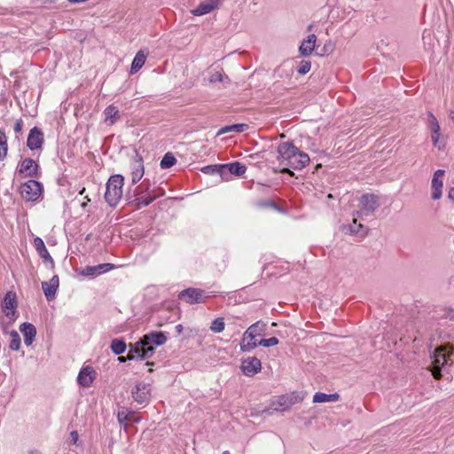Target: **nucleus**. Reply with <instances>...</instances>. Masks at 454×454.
Instances as JSON below:
<instances>
[{
    "instance_id": "1",
    "label": "nucleus",
    "mask_w": 454,
    "mask_h": 454,
    "mask_svg": "<svg viewBox=\"0 0 454 454\" xmlns=\"http://www.w3.org/2000/svg\"><path fill=\"white\" fill-rule=\"evenodd\" d=\"M432 359V375L439 380L442 377V370H446L453 364L454 348L449 344L441 346L435 348Z\"/></svg>"
},
{
    "instance_id": "2",
    "label": "nucleus",
    "mask_w": 454,
    "mask_h": 454,
    "mask_svg": "<svg viewBox=\"0 0 454 454\" xmlns=\"http://www.w3.org/2000/svg\"><path fill=\"white\" fill-rule=\"evenodd\" d=\"M124 177L121 174H115L109 177L105 192L106 203L114 207L120 201L123 194Z\"/></svg>"
},
{
    "instance_id": "3",
    "label": "nucleus",
    "mask_w": 454,
    "mask_h": 454,
    "mask_svg": "<svg viewBox=\"0 0 454 454\" xmlns=\"http://www.w3.org/2000/svg\"><path fill=\"white\" fill-rule=\"evenodd\" d=\"M20 192L26 201H36L43 192V184L34 179H30L20 185Z\"/></svg>"
},
{
    "instance_id": "4",
    "label": "nucleus",
    "mask_w": 454,
    "mask_h": 454,
    "mask_svg": "<svg viewBox=\"0 0 454 454\" xmlns=\"http://www.w3.org/2000/svg\"><path fill=\"white\" fill-rule=\"evenodd\" d=\"M208 297L207 292L195 287L186 288L178 294V299L190 305L204 303Z\"/></svg>"
},
{
    "instance_id": "5",
    "label": "nucleus",
    "mask_w": 454,
    "mask_h": 454,
    "mask_svg": "<svg viewBox=\"0 0 454 454\" xmlns=\"http://www.w3.org/2000/svg\"><path fill=\"white\" fill-rule=\"evenodd\" d=\"M143 344L144 342L142 339L136 341L135 343H129L127 358L129 360H134L137 358L140 360H145L151 358L155 352V348H148L146 346L144 347Z\"/></svg>"
},
{
    "instance_id": "6",
    "label": "nucleus",
    "mask_w": 454,
    "mask_h": 454,
    "mask_svg": "<svg viewBox=\"0 0 454 454\" xmlns=\"http://www.w3.org/2000/svg\"><path fill=\"white\" fill-rule=\"evenodd\" d=\"M309 162V157L307 153L302 152H298L296 154L293 155L289 160H287L283 165V168L278 170L280 173H288L291 176H294V172L290 170L289 168L294 169H301L305 166H307Z\"/></svg>"
},
{
    "instance_id": "7",
    "label": "nucleus",
    "mask_w": 454,
    "mask_h": 454,
    "mask_svg": "<svg viewBox=\"0 0 454 454\" xmlns=\"http://www.w3.org/2000/svg\"><path fill=\"white\" fill-rule=\"evenodd\" d=\"M360 209L356 212L359 217L364 215L368 216L373 214V212L379 207V199L374 194H364L360 199Z\"/></svg>"
},
{
    "instance_id": "8",
    "label": "nucleus",
    "mask_w": 454,
    "mask_h": 454,
    "mask_svg": "<svg viewBox=\"0 0 454 454\" xmlns=\"http://www.w3.org/2000/svg\"><path fill=\"white\" fill-rule=\"evenodd\" d=\"M17 297L14 292H7L4 297L2 301V309L7 317H9L12 321L16 319L17 314Z\"/></svg>"
},
{
    "instance_id": "9",
    "label": "nucleus",
    "mask_w": 454,
    "mask_h": 454,
    "mask_svg": "<svg viewBox=\"0 0 454 454\" xmlns=\"http://www.w3.org/2000/svg\"><path fill=\"white\" fill-rule=\"evenodd\" d=\"M278 160L280 165H283L293 155L296 154L300 150L294 145L293 142H283L278 146Z\"/></svg>"
},
{
    "instance_id": "10",
    "label": "nucleus",
    "mask_w": 454,
    "mask_h": 454,
    "mask_svg": "<svg viewBox=\"0 0 454 454\" xmlns=\"http://www.w3.org/2000/svg\"><path fill=\"white\" fill-rule=\"evenodd\" d=\"M240 368L246 376L253 377L261 371L262 363L257 357L250 356L242 360Z\"/></svg>"
},
{
    "instance_id": "11",
    "label": "nucleus",
    "mask_w": 454,
    "mask_h": 454,
    "mask_svg": "<svg viewBox=\"0 0 454 454\" xmlns=\"http://www.w3.org/2000/svg\"><path fill=\"white\" fill-rule=\"evenodd\" d=\"M44 143V135L42 129L38 127H34L30 129L27 140V146L31 150L35 151L37 149H41Z\"/></svg>"
},
{
    "instance_id": "12",
    "label": "nucleus",
    "mask_w": 454,
    "mask_h": 454,
    "mask_svg": "<svg viewBox=\"0 0 454 454\" xmlns=\"http://www.w3.org/2000/svg\"><path fill=\"white\" fill-rule=\"evenodd\" d=\"M130 169H131V182L133 184H136L138 181L141 180L145 174L144 168V160L141 155L136 153L134 157L131 159L130 162Z\"/></svg>"
},
{
    "instance_id": "13",
    "label": "nucleus",
    "mask_w": 454,
    "mask_h": 454,
    "mask_svg": "<svg viewBox=\"0 0 454 454\" xmlns=\"http://www.w3.org/2000/svg\"><path fill=\"white\" fill-rule=\"evenodd\" d=\"M39 165L31 158H26L21 160L18 168V173L23 175L25 177H37Z\"/></svg>"
},
{
    "instance_id": "14",
    "label": "nucleus",
    "mask_w": 454,
    "mask_h": 454,
    "mask_svg": "<svg viewBox=\"0 0 454 454\" xmlns=\"http://www.w3.org/2000/svg\"><path fill=\"white\" fill-rule=\"evenodd\" d=\"M144 347L155 348V346H161L166 343L167 337L162 332L153 331L144 335L142 338Z\"/></svg>"
},
{
    "instance_id": "15",
    "label": "nucleus",
    "mask_w": 454,
    "mask_h": 454,
    "mask_svg": "<svg viewBox=\"0 0 454 454\" xmlns=\"http://www.w3.org/2000/svg\"><path fill=\"white\" fill-rule=\"evenodd\" d=\"M114 268V265L112 263H100L95 266H86L79 271V274L84 277H93L107 272Z\"/></svg>"
},
{
    "instance_id": "16",
    "label": "nucleus",
    "mask_w": 454,
    "mask_h": 454,
    "mask_svg": "<svg viewBox=\"0 0 454 454\" xmlns=\"http://www.w3.org/2000/svg\"><path fill=\"white\" fill-rule=\"evenodd\" d=\"M295 402L296 397L292 395H280L272 402V408L277 411H285L289 410L291 406L295 403Z\"/></svg>"
},
{
    "instance_id": "17",
    "label": "nucleus",
    "mask_w": 454,
    "mask_h": 454,
    "mask_svg": "<svg viewBox=\"0 0 454 454\" xmlns=\"http://www.w3.org/2000/svg\"><path fill=\"white\" fill-rule=\"evenodd\" d=\"M96 371L90 366L82 368L77 377L78 384L83 387H90L96 378Z\"/></svg>"
},
{
    "instance_id": "18",
    "label": "nucleus",
    "mask_w": 454,
    "mask_h": 454,
    "mask_svg": "<svg viewBox=\"0 0 454 454\" xmlns=\"http://www.w3.org/2000/svg\"><path fill=\"white\" fill-rule=\"evenodd\" d=\"M59 284V279L57 275H54L49 282H43L42 288L43 290L44 295L47 301H52L55 298L58 287Z\"/></svg>"
},
{
    "instance_id": "19",
    "label": "nucleus",
    "mask_w": 454,
    "mask_h": 454,
    "mask_svg": "<svg viewBox=\"0 0 454 454\" xmlns=\"http://www.w3.org/2000/svg\"><path fill=\"white\" fill-rule=\"evenodd\" d=\"M266 330V324L259 320L254 324L251 325L244 333V340H254L256 336H261L264 334Z\"/></svg>"
},
{
    "instance_id": "20",
    "label": "nucleus",
    "mask_w": 454,
    "mask_h": 454,
    "mask_svg": "<svg viewBox=\"0 0 454 454\" xmlns=\"http://www.w3.org/2000/svg\"><path fill=\"white\" fill-rule=\"evenodd\" d=\"M223 177H225L224 180H227L228 176L230 174L234 175L236 176H242L247 170V167L243 164H241L239 161H234L228 164H223Z\"/></svg>"
},
{
    "instance_id": "21",
    "label": "nucleus",
    "mask_w": 454,
    "mask_h": 454,
    "mask_svg": "<svg viewBox=\"0 0 454 454\" xmlns=\"http://www.w3.org/2000/svg\"><path fill=\"white\" fill-rule=\"evenodd\" d=\"M219 0H207L201 2L191 12L194 16H202L207 14L218 7Z\"/></svg>"
},
{
    "instance_id": "22",
    "label": "nucleus",
    "mask_w": 454,
    "mask_h": 454,
    "mask_svg": "<svg viewBox=\"0 0 454 454\" xmlns=\"http://www.w3.org/2000/svg\"><path fill=\"white\" fill-rule=\"evenodd\" d=\"M444 170L438 169L434 172L432 179V199L436 200L442 197V180Z\"/></svg>"
},
{
    "instance_id": "23",
    "label": "nucleus",
    "mask_w": 454,
    "mask_h": 454,
    "mask_svg": "<svg viewBox=\"0 0 454 454\" xmlns=\"http://www.w3.org/2000/svg\"><path fill=\"white\" fill-rule=\"evenodd\" d=\"M20 331L22 333L24 336V342L26 346H30L34 342L36 335L35 326L31 323L25 322L20 325Z\"/></svg>"
},
{
    "instance_id": "24",
    "label": "nucleus",
    "mask_w": 454,
    "mask_h": 454,
    "mask_svg": "<svg viewBox=\"0 0 454 454\" xmlns=\"http://www.w3.org/2000/svg\"><path fill=\"white\" fill-rule=\"evenodd\" d=\"M131 395L133 399L139 403L147 402L149 395L147 385L145 383L136 384V386L132 388Z\"/></svg>"
},
{
    "instance_id": "25",
    "label": "nucleus",
    "mask_w": 454,
    "mask_h": 454,
    "mask_svg": "<svg viewBox=\"0 0 454 454\" xmlns=\"http://www.w3.org/2000/svg\"><path fill=\"white\" fill-rule=\"evenodd\" d=\"M34 246H35L37 253L43 259V261L44 262H50L51 267H54V261H53L52 257L51 256L50 253L48 252L43 240L41 238L36 237L34 239Z\"/></svg>"
},
{
    "instance_id": "26",
    "label": "nucleus",
    "mask_w": 454,
    "mask_h": 454,
    "mask_svg": "<svg viewBox=\"0 0 454 454\" xmlns=\"http://www.w3.org/2000/svg\"><path fill=\"white\" fill-rule=\"evenodd\" d=\"M316 41L317 36L314 34L309 35L307 39L303 40L299 48L301 55L304 57L309 56L315 49Z\"/></svg>"
},
{
    "instance_id": "27",
    "label": "nucleus",
    "mask_w": 454,
    "mask_h": 454,
    "mask_svg": "<svg viewBox=\"0 0 454 454\" xmlns=\"http://www.w3.org/2000/svg\"><path fill=\"white\" fill-rule=\"evenodd\" d=\"M104 115H105V122L107 125L114 124L121 118V114H120L118 108L114 105H109L104 110Z\"/></svg>"
},
{
    "instance_id": "28",
    "label": "nucleus",
    "mask_w": 454,
    "mask_h": 454,
    "mask_svg": "<svg viewBox=\"0 0 454 454\" xmlns=\"http://www.w3.org/2000/svg\"><path fill=\"white\" fill-rule=\"evenodd\" d=\"M145 59L146 54L142 50L137 52L131 64L130 74H136L145 65Z\"/></svg>"
},
{
    "instance_id": "29",
    "label": "nucleus",
    "mask_w": 454,
    "mask_h": 454,
    "mask_svg": "<svg viewBox=\"0 0 454 454\" xmlns=\"http://www.w3.org/2000/svg\"><path fill=\"white\" fill-rule=\"evenodd\" d=\"M247 124L244 123L224 126L218 130L217 136H221L230 132L240 133L245 131L247 129Z\"/></svg>"
},
{
    "instance_id": "30",
    "label": "nucleus",
    "mask_w": 454,
    "mask_h": 454,
    "mask_svg": "<svg viewBox=\"0 0 454 454\" xmlns=\"http://www.w3.org/2000/svg\"><path fill=\"white\" fill-rule=\"evenodd\" d=\"M155 190L151 188V182L149 179H145L141 184L136 187L134 190L133 196L142 195L143 193H146L147 195L154 194Z\"/></svg>"
},
{
    "instance_id": "31",
    "label": "nucleus",
    "mask_w": 454,
    "mask_h": 454,
    "mask_svg": "<svg viewBox=\"0 0 454 454\" xmlns=\"http://www.w3.org/2000/svg\"><path fill=\"white\" fill-rule=\"evenodd\" d=\"M340 395L337 393L334 394H325L322 392H317L313 396L314 403H325V402H335L339 399Z\"/></svg>"
},
{
    "instance_id": "32",
    "label": "nucleus",
    "mask_w": 454,
    "mask_h": 454,
    "mask_svg": "<svg viewBox=\"0 0 454 454\" xmlns=\"http://www.w3.org/2000/svg\"><path fill=\"white\" fill-rule=\"evenodd\" d=\"M137 198L133 200V203H135L136 207L137 208H140L142 207H146L150 205L152 202H153L159 195L155 194H150L146 196H136Z\"/></svg>"
},
{
    "instance_id": "33",
    "label": "nucleus",
    "mask_w": 454,
    "mask_h": 454,
    "mask_svg": "<svg viewBox=\"0 0 454 454\" xmlns=\"http://www.w3.org/2000/svg\"><path fill=\"white\" fill-rule=\"evenodd\" d=\"M224 168L223 164H215V165H207L203 168H201V172L207 174V175H219L223 180L225 179L223 177V169Z\"/></svg>"
},
{
    "instance_id": "34",
    "label": "nucleus",
    "mask_w": 454,
    "mask_h": 454,
    "mask_svg": "<svg viewBox=\"0 0 454 454\" xmlns=\"http://www.w3.org/2000/svg\"><path fill=\"white\" fill-rule=\"evenodd\" d=\"M110 348L114 355L120 356L125 352L127 345L121 339H114L111 341Z\"/></svg>"
},
{
    "instance_id": "35",
    "label": "nucleus",
    "mask_w": 454,
    "mask_h": 454,
    "mask_svg": "<svg viewBox=\"0 0 454 454\" xmlns=\"http://www.w3.org/2000/svg\"><path fill=\"white\" fill-rule=\"evenodd\" d=\"M176 163V159L172 153H167L162 157L160 166L162 169L169 168Z\"/></svg>"
},
{
    "instance_id": "36",
    "label": "nucleus",
    "mask_w": 454,
    "mask_h": 454,
    "mask_svg": "<svg viewBox=\"0 0 454 454\" xmlns=\"http://www.w3.org/2000/svg\"><path fill=\"white\" fill-rule=\"evenodd\" d=\"M10 336L12 339H11V341L9 344V348L13 351L20 350V344H21V339H20V336L18 333V332L15 330L11 331Z\"/></svg>"
},
{
    "instance_id": "37",
    "label": "nucleus",
    "mask_w": 454,
    "mask_h": 454,
    "mask_svg": "<svg viewBox=\"0 0 454 454\" xmlns=\"http://www.w3.org/2000/svg\"><path fill=\"white\" fill-rule=\"evenodd\" d=\"M258 346H260V344H258V341H256L254 339L244 340V336L242 337V340L240 342L241 351L250 352L251 350L254 349Z\"/></svg>"
},
{
    "instance_id": "38",
    "label": "nucleus",
    "mask_w": 454,
    "mask_h": 454,
    "mask_svg": "<svg viewBox=\"0 0 454 454\" xmlns=\"http://www.w3.org/2000/svg\"><path fill=\"white\" fill-rule=\"evenodd\" d=\"M224 321L223 317L214 319L210 325V330L214 333H222L224 330Z\"/></svg>"
},
{
    "instance_id": "39",
    "label": "nucleus",
    "mask_w": 454,
    "mask_h": 454,
    "mask_svg": "<svg viewBox=\"0 0 454 454\" xmlns=\"http://www.w3.org/2000/svg\"><path fill=\"white\" fill-rule=\"evenodd\" d=\"M428 123L431 133H437L440 131L441 129L438 121L432 113H428Z\"/></svg>"
},
{
    "instance_id": "40",
    "label": "nucleus",
    "mask_w": 454,
    "mask_h": 454,
    "mask_svg": "<svg viewBox=\"0 0 454 454\" xmlns=\"http://www.w3.org/2000/svg\"><path fill=\"white\" fill-rule=\"evenodd\" d=\"M363 228H364V225L361 223H357L356 218L353 219L352 224L344 226V229H347V232L348 231L351 234H358L362 231Z\"/></svg>"
},
{
    "instance_id": "41",
    "label": "nucleus",
    "mask_w": 454,
    "mask_h": 454,
    "mask_svg": "<svg viewBox=\"0 0 454 454\" xmlns=\"http://www.w3.org/2000/svg\"><path fill=\"white\" fill-rule=\"evenodd\" d=\"M310 67H311L310 61H309V60H301L300 62L299 67H298L297 72H298L299 74L303 75V74H306L307 73L309 72Z\"/></svg>"
},
{
    "instance_id": "42",
    "label": "nucleus",
    "mask_w": 454,
    "mask_h": 454,
    "mask_svg": "<svg viewBox=\"0 0 454 454\" xmlns=\"http://www.w3.org/2000/svg\"><path fill=\"white\" fill-rule=\"evenodd\" d=\"M278 339L277 337H270L269 339H262L260 341H258V344L260 346H262L264 348H270L273 347L278 344Z\"/></svg>"
},
{
    "instance_id": "43",
    "label": "nucleus",
    "mask_w": 454,
    "mask_h": 454,
    "mask_svg": "<svg viewBox=\"0 0 454 454\" xmlns=\"http://www.w3.org/2000/svg\"><path fill=\"white\" fill-rule=\"evenodd\" d=\"M134 415L133 411H127L125 410L119 411L117 414L118 421L122 424L129 420V416Z\"/></svg>"
},
{
    "instance_id": "44",
    "label": "nucleus",
    "mask_w": 454,
    "mask_h": 454,
    "mask_svg": "<svg viewBox=\"0 0 454 454\" xmlns=\"http://www.w3.org/2000/svg\"><path fill=\"white\" fill-rule=\"evenodd\" d=\"M224 79L229 80L228 76L223 77L221 72L216 71L209 76L208 81L211 83H215L217 82H223Z\"/></svg>"
},
{
    "instance_id": "45",
    "label": "nucleus",
    "mask_w": 454,
    "mask_h": 454,
    "mask_svg": "<svg viewBox=\"0 0 454 454\" xmlns=\"http://www.w3.org/2000/svg\"><path fill=\"white\" fill-rule=\"evenodd\" d=\"M255 205L260 208H276L277 205L273 200H259L255 203Z\"/></svg>"
},
{
    "instance_id": "46",
    "label": "nucleus",
    "mask_w": 454,
    "mask_h": 454,
    "mask_svg": "<svg viewBox=\"0 0 454 454\" xmlns=\"http://www.w3.org/2000/svg\"><path fill=\"white\" fill-rule=\"evenodd\" d=\"M7 152H8L7 142L0 144V160H3L6 157Z\"/></svg>"
},
{
    "instance_id": "47",
    "label": "nucleus",
    "mask_w": 454,
    "mask_h": 454,
    "mask_svg": "<svg viewBox=\"0 0 454 454\" xmlns=\"http://www.w3.org/2000/svg\"><path fill=\"white\" fill-rule=\"evenodd\" d=\"M78 439H79V435H78L77 431H72V432L70 433V442H71L73 444H76V443H77Z\"/></svg>"
},
{
    "instance_id": "48",
    "label": "nucleus",
    "mask_w": 454,
    "mask_h": 454,
    "mask_svg": "<svg viewBox=\"0 0 454 454\" xmlns=\"http://www.w3.org/2000/svg\"><path fill=\"white\" fill-rule=\"evenodd\" d=\"M440 137V131L437 133H431V138L434 145H436Z\"/></svg>"
},
{
    "instance_id": "49",
    "label": "nucleus",
    "mask_w": 454,
    "mask_h": 454,
    "mask_svg": "<svg viewBox=\"0 0 454 454\" xmlns=\"http://www.w3.org/2000/svg\"><path fill=\"white\" fill-rule=\"evenodd\" d=\"M21 129H22V121H21V120H19L16 121V123L14 125V131L16 133H19L21 131Z\"/></svg>"
},
{
    "instance_id": "50",
    "label": "nucleus",
    "mask_w": 454,
    "mask_h": 454,
    "mask_svg": "<svg viewBox=\"0 0 454 454\" xmlns=\"http://www.w3.org/2000/svg\"><path fill=\"white\" fill-rule=\"evenodd\" d=\"M7 142V137L4 131L0 129V144Z\"/></svg>"
},
{
    "instance_id": "51",
    "label": "nucleus",
    "mask_w": 454,
    "mask_h": 454,
    "mask_svg": "<svg viewBox=\"0 0 454 454\" xmlns=\"http://www.w3.org/2000/svg\"><path fill=\"white\" fill-rule=\"evenodd\" d=\"M448 198L454 202V186L449 190Z\"/></svg>"
},
{
    "instance_id": "52",
    "label": "nucleus",
    "mask_w": 454,
    "mask_h": 454,
    "mask_svg": "<svg viewBox=\"0 0 454 454\" xmlns=\"http://www.w3.org/2000/svg\"><path fill=\"white\" fill-rule=\"evenodd\" d=\"M176 332L178 333V334H181L183 333V325H176Z\"/></svg>"
},
{
    "instance_id": "53",
    "label": "nucleus",
    "mask_w": 454,
    "mask_h": 454,
    "mask_svg": "<svg viewBox=\"0 0 454 454\" xmlns=\"http://www.w3.org/2000/svg\"><path fill=\"white\" fill-rule=\"evenodd\" d=\"M118 361L120 363H125L126 361H129V360L127 358V356H119Z\"/></svg>"
},
{
    "instance_id": "54",
    "label": "nucleus",
    "mask_w": 454,
    "mask_h": 454,
    "mask_svg": "<svg viewBox=\"0 0 454 454\" xmlns=\"http://www.w3.org/2000/svg\"><path fill=\"white\" fill-rule=\"evenodd\" d=\"M327 50H328L327 45H325V47H324V53H325Z\"/></svg>"
},
{
    "instance_id": "55",
    "label": "nucleus",
    "mask_w": 454,
    "mask_h": 454,
    "mask_svg": "<svg viewBox=\"0 0 454 454\" xmlns=\"http://www.w3.org/2000/svg\"><path fill=\"white\" fill-rule=\"evenodd\" d=\"M84 192H85V188H82V189L80 191V192H79V193H80V194H83V193H84Z\"/></svg>"
},
{
    "instance_id": "56",
    "label": "nucleus",
    "mask_w": 454,
    "mask_h": 454,
    "mask_svg": "<svg viewBox=\"0 0 454 454\" xmlns=\"http://www.w3.org/2000/svg\"><path fill=\"white\" fill-rule=\"evenodd\" d=\"M43 3H46V2H54V0H42Z\"/></svg>"
},
{
    "instance_id": "57",
    "label": "nucleus",
    "mask_w": 454,
    "mask_h": 454,
    "mask_svg": "<svg viewBox=\"0 0 454 454\" xmlns=\"http://www.w3.org/2000/svg\"><path fill=\"white\" fill-rule=\"evenodd\" d=\"M153 363H150V362H147V363L145 364V365H153Z\"/></svg>"
},
{
    "instance_id": "58",
    "label": "nucleus",
    "mask_w": 454,
    "mask_h": 454,
    "mask_svg": "<svg viewBox=\"0 0 454 454\" xmlns=\"http://www.w3.org/2000/svg\"><path fill=\"white\" fill-rule=\"evenodd\" d=\"M85 199H86V200H87L88 202H90V199L88 196H86V197H85Z\"/></svg>"
},
{
    "instance_id": "59",
    "label": "nucleus",
    "mask_w": 454,
    "mask_h": 454,
    "mask_svg": "<svg viewBox=\"0 0 454 454\" xmlns=\"http://www.w3.org/2000/svg\"><path fill=\"white\" fill-rule=\"evenodd\" d=\"M311 28H312V25H309V26L308 27V29H309V30H310Z\"/></svg>"
},
{
    "instance_id": "60",
    "label": "nucleus",
    "mask_w": 454,
    "mask_h": 454,
    "mask_svg": "<svg viewBox=\"0 0 454 454\" xmlns=\"http://www.w3.org/2000/svg\"><path fill=\"white\" fill-rule=\"evenodd\" d=\"M85 206H86V202H83V203L82 204V207H84Z\"/></svg>"
},
{
    "instance_id": "61",
    "label": "nucleus",
    "mask_w": 454,
    "mask_h": 454,
    "mask_svg": "<svg viewBox=\"0 0 454 454\" xmlns=\"http://www.w3.org/2000/svg\"><path fill=\"white\" fill-rule=\"evenodd\" d=\"M276 325H277V323L273 322L272 326H276Z\"/></svg>"
},
{
    "instance_id": "62",
    "label": "nucleus",
    "mask_w": 454,
    "mask_h": 454,
    "mask_svg": "<svg viewBox=\"0 0 454 454\" xmlns=\"http://www.w3.org/2000/svg\"><path fill=\"white\" fill-rule=\"evenodd\" d=\"M223 454H229V452L228 451H224Z\"/></svg>"
}]
</instances>
